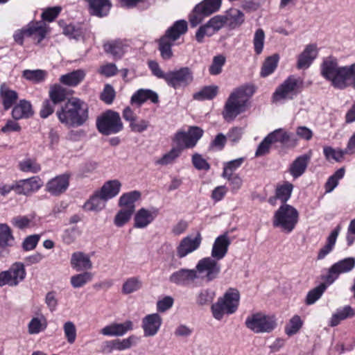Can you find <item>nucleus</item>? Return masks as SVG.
Wrapping results in <instances>:
<instances>
[{"mask_svg": "<svg viewBox=\"0 0 355 355\" xmlns=\"http://www.w3.org/2000/svg\"><path fill=\"white\" fill-rule=\"evenodd\" d=\"M321 74L338 89H345L352 85L355 89V63L339 67L336 59L327 58L321 66Z\"/></svg>", "mask_w": 355, "mask_h": 355, "instance_id": "1", "label": "nucleus"}, {"mask_svg": "<svg viewBox=\"0 0 355 355\" xmlns=\"http://www.w3.org/2000/svg\"><path fill=\"white\" fill-rule=\"evenodd\" d=\"M59 121L68 127L83 125L88 120V106L78 98L69 99L56 112Z\"/></svg>", "mask_w": 355, "mask_h": 355, "instance_id": "2", "label": "nucleus"}, {"mask_svg": "<svg viewBox=\"0 0 355 355\" xmlns=\"http://www.w3.org/2000/svg\"><path fill=\"white\" fill-rule=\"evenodd\" d=\"M187 31V23L184 20L177 21L162 37L159 42V50L164 60H169L173 57L171 46L173 42L178 40L181 35Z\"/></svg>", "mask_w": 355, "mask_h": 355, "instance_id": "3", "label": "nucleus"}, {"mask_svg": "<svg viewBox=\"0 0 355 355\" xmlns=\"http://www.w3.org/2000/svg\"><path fill=\"white\" fill-rule=\"evenodd\" d=\"M240 294L238 290L230 288L223 297L211 306L213 316L221 320L225 314L230 315L236 312L239 304Z\"/></svg>", "mask_w": 355, "mask_h": 355, "instance_id": "4", "label": "nucleus"}, {"mask_svg": "<svg viewBox=\"0 0 355 355\" xmlns=\"http://www.w3.org/2000/svg\"><path fill=\"white\" fill-rule=\"evenodd\" d=\"M247 101L246 88L240 87L235 89L225 104L223 118L228 121L234 120L239 114L245 111Z\"/></svg>", "mask_w": 355, "mask_h": 355, "instance_id": "5", "label": "nucleus"}, {"mask_svg": "<svg viewBox=\"0 0 355 355\" xmlns=\"http://www.w3.org/2000/svg\"><path fill=\"white\" fill-rule=\"evenodd\" d=\"M298 218L299 213L295 207L290 205H282L274 214L272 225L290 233L296 226Z\"/></svg>", "mask_w": 355, "mask_h": 355, "instance_id": "6", "label": "nucleus"}, {"mask_svg": "<svg viewBox=\"0 0 355 355\" xmlns=\"http://www.w3.org/2000/svg\"><path fill=\"white\" fill-rule=\"evenodd\" d=\"M195 269L197 279H200L205 282H211L217 279L221 271V266L218 260L208 257L200 259Z\"/></svg>", "mask_w": 355, "mask_h": 355, "instance_id": "7", "label": "nucleus"}, {"mask_svg": "<svg viewBox=\"0 0 355 355\" xmlns=\"http://www.w3.org/2000/svg\"><path fill=\"white\" fill-rule=\"evenodd\" d=\"M96 127L101 133L109 135L118 133L123 125L119 114L110 110L97 118Z\"/></svg>", "mask_w": 355, "mask_h": 355, "instance_id": "8", "label": "nucleus"}, {"mask_svg": "<svg viewBox=\"0 0 355 355\" xmlns=\"http://www.w3.org/2000/svg\"><path fill=\"white\" fill-rule=\"evenodd\" d=\"M245 324L249 329L256 334L270 332L276 326L273 317L266 315L262 313H257L248 316Z\"/></svg>", "mask_w": 355, "mask_h": 355, "instance_id": "9", "label": "nucleus"}, {"mask_svg": "<svg viewBox=\"0 0 355 355\" xmlns=\"http://www.w3.org/2000/svg\"><path fill=\"white\" fill-rule=\"evenodd\" d=\"M203 130L198 126H191L188 132L178 131L174 137L176 148L180 151L184 148H192L203 135Z\"/></svg>", "mask_w": 355, "mask_h": 355, "instance_id": "10", "label": "nucleus"}, {"mask_svg": "<svg viewBox=\"0 0 355 355\" xmlns=\"http://www.w3.org/2000/svg\"><path fill=\"white\" fill-rule=\"evenodd\" d=\"M193 80V75L191 69L188 67H183L179 69L168 71L166 83L169 87L176 89L188 86Z\"/></svg>", "mask_w": 355, "mask_h": 355, "instance_id": "11", "label": "nucleus"}, {"mask_svg": "<svg viewBox=\"0 0 355 355\" xmlns=\"http://www.w3.org/2000/svg\"><path fill=\"white\" fill-rule=\"evenodd\" d=\"M299 80L290 76L280 85L273 94V101L278 102L286 99H292L298 92L300 87Z\"/></svg>", "mask_w": 355, "mask_h": 355, "instance_id": "12", "label": "nucleus"}, {"mask_svg": "<svg viewBox=\"0 0 355 355\" xmlns=\"http://www.w3.org/2000/svg\"><path fill=\"white\" fill-rule=\"evenodd\" d=\"M355 267V258L348 257L334 263L328 270L323 279L328 285L332 284L340 274L347 273Z\"/></svg>", "mask_w": 355, "mask_h": 355, "instance_id": "13", "label": "nucleus"}, {"mask_svg": "<svg viewBox=\"0 0 355 355\" xmlns=\"http://www.w3.org/2000/svg\"><path fill=\"white\" fill-rule=\"evenodd\" d=\"M226 24L225 16L216 15L211 18L207 24L200 26L196 34V40L201 43L205 36L210 37L222 28Z\"/></svg>", "mask_w": 355, "mask_h": 355, "instance_id": "14", "label": "nucleus"}, {"mask_svg": "<svg viewBox=\"0 0 355 355\" xmlns=\"http://www.w3.org/2000/svg\"><path fill=\"white\" fill-rule=\"evenodd\" d=\"M202 242V236L200 232L193 237L187 236L182 239L177 248V255L179 258H183L187 254L194 252L200 247Z\"/></svg>", "mask_w": 355, "mask_h": 355, "instance_id": "15", "label": "nucleus"}, {"mask_svg": "<svg viewBox=\"0 0 355 355\" xmlns=\"http://www.w3.org/2000/svg\"><path fill=\"white\" fill-rule=\"evenodd\" d=\"M69 185V176L67 174L58 175L46 184V191L53 196H58L64 193Z\"/></svg>", "mask_w": 355, "mask_h": 355, "instance_id": "16", "label": "nucleus"}, {"mask_svg": "<svg viewBox=\"0 0 355 355\" xmlns=\"http://www.w3.org/2000/svg\"><path fill=\"white\" fill-rule=\"evenodd\" d=\"M162 324V319L158 313H151L142 319L141 327L145 337L155 336Z\"/></svg>", "mask_w": 355, "mask_h": 355, "instance_id": "17", "label": "nucleus"}, {"mask_svg": "<svg viewBox=\"0 0 355 355\" xmlns=\"http://www.w3.org/2000/svg\"><path fill=\"white\" fill-rule=\"evenodd\" d=\"M15 244V237L10 227L0 223V257H6L10 253V248Z\"/></svg>", "mask_w": 355, "mask_h": 355, "instance_id": "18", "label": "nucleus"}, {"mask_svg": "<svg viewBox=\"0 0 355 355\" xmlns=\"http://www.w3.org/2000/svg\"><path fill=\"white\" fill-rule=\"evenodd\" d=\"M230 244L231 240L227 232L218 236L212 245L211 257L218 261L223 259L227 254Z\"/></svg>", "mask_w": 355, "mask_h": 355, "instance_id": "19", "label": "nucleus"}, {"mask_svg": "<svg viewBox=\"0 0 355 355\" xmlns=\"http://www.w3.org/2000/svg\"><path fill=\"white\" fill-rule=\"evenodd\" d=\"M294 186L291 182L286 181L276 186L275 196L268 198V202L272 206L276 205L279 200L282 205H287L286 202L290 199Z\"/></svg>", "mask_w": 355, "mask_h": 355, "instance_id": "20", "label": "nucleus"}, {"mask_svg": "<svg viewBox=\"0 0 355 355\" xmlns=\"http://www.w3.org/2000/svg\"><path fill=\"white\" fill-rule=\"evenodd\" d=\"M28 37H31L37 43L41 42L49 32V26L42 21H33L28 23L26 26Z\"/></svg>", "mask_w": 355, "mask_h": 355, "instance_id": "21", "label": "nucleus"}, {"mask_svg": "<svg viewBox=\"0 0 355 355\" xmlns=\"http://www.w3.org/2000/svg\"><path fill=\"white\" fill-rule=\"evenodd\" d=\"M197 279L195 269L181 268L173 272L169 282L178 286H187Z\"/></svg>", "mask_w": 355, "mask_h": 355, "instance_id": "22", "label": "nucleus"}, {"mask_svg": "<svg viewBox=\"0 0 355 355\" xmlns=\"http://www.w3.org/2000/svg\"><path fill=\"white\" fill-rule=\"evenodd\" d=\"M268 135L272 143L279 142L286 148H294L297 144V139L293 133L286 132L282 128L276 129Z\"/></svg>", "mask_w": 355, "mask_h": 355, "instance_id": "23", "label": "nucleus"}, {"mask_svg": "<svg viewBox=\"0 0 355 355\" xmlns=\"http://www.w3.org/2000/svg\"><path fill=\"white\" fill-rule=\"evenodd\" d=\"M42 186V181L38 176L21 180L16 182V192L28 195L39 190Z\"/></svg>", "mask_w": 355, "mask_h": 355, "instance_id": "24", "label": "nucleus"}, {"mask_svg": "<svg viewBox=\"0 0 355 355\" xmlns=\"http://www.w3.org/2000/svg\"><path fill=\"white\" fill-rule=\"evenodd\" d=\"M311 159V153L304 154L297 157L290 165L288 172L294 179L302 176L308 166Z\"/></svg>", "mask_w": 355, "mask_h": 355, "instance_id": "25", "label": "nucleus"}, {"mask_svg": "<svg viewBox=\"0 0 355 355\" xmlns=\"http://www.w3.org/2000/svg\"><path fill=\"white\" fill-rule=\"evenodd\" d=\"M71 266L76 271H85L91 270L93 267L90 257L83 252H75L71 254Z\"/></svg>", "mask_w": 355, "mask_h": 355, "instance_id": "26", "label": "nucleus"}, {"mask_svg": "<svg viewBox=\"0 0 355 355\" xmlns=\"http://www.w3.org/2000/svg\"><path fill=\"white\" fill-rule=\"evenodd\" d=\"M133 329L132 322L126 320L123 323H113L105 326L101 330V334L108 336H122Z\"/></svg>", "mask_w": 355, "mask_h": 355, "instance_id": "27", "label": "nucleus"}, {"mask_svg": "<svg viewBox=\"0 0 355 355\" xmlns=\"http://www.w3.org/2000/svg\"><path fill=\"white\" fill-rule=\"evenodd\" d=\"M317 47L315 44L307 45L297 57V68L299 69L309 68L317 57Z\"/></svg>", "mask_w": 355, "mask_h": 355, "instance_id": "28", "label": "nucleus"}, {"mask_svg": "<svg viewBox=\"0 0 355 355\" xmlns=\"http://www.w3.org/2000/svg\"><path fill=\"white\" fill-rule=\"evenodd\" d=\"M157 210H148L144 208L140 209L135 216V227L144 228L151 223L157 216Z\"/></svg>", "mask_w": 355, "mask_h": 355, "instance_id": "29", "label": "nucleus"}, {"mask_svg": "<svg viewBox=\"0 0 355 355\" xmlns=\"http://www.w3.org/2000/svg\"><path fill=\"white\" fill-rule=\"evenodd\" d=\"M89 5L90 12L97 17L106 16L111 8L109 0H84Z\"/></svg>", "mask_w": 355, "mask_h": 355, "instance_id": "30", "label": "nucleus"}, {"mask_svg": "<svg viewBox=\"0 0 355 355\" xmlns=\"http://www.w3.org/2000/svg\"><path fill=\"white\" fill-rule=\"evenodd\" d=\"M86 76V72L83 69H77L66 74L62 75L59 80L60 83L69 86L76 87L83 81Z\"/></svg>", "mask_w": 355, "mask_h": 355, "instance_id": "31", "label": "nucleus"}, {"mask_svg": "<svg viewBox=\"0 0 355 355\" xmlns=\"http://www.w3.org/2000/svg\"><path fill=\"white\" fill-rule=\"evenodd\" d=\"M33 114L31 103L26 100H20L12 111V117L16 119H27Z\"/></svg>", "mask_w": 355, "mask_h": 355, "instance_id": "32", "label": "nucleus"}, {"mask_svg": "<svg viewBox=\"0 0 355 355\" xmlns=\"http://www.w3.org/2000/svg\"><path fill=\"white\" fill-rule=\"evenodd\" d=\"M147 100L156 103L158 102V95L156 92L147 89H138L131 97V103L141 105Z\"/></svg>", "mask_w": 355, "mask_h": 355, "instance_id": "33", "label": "nucleus"}, {"mask_svg": "<svg viewBox=\"0 0 355 355\" xmlns=\"http://www.w3.org/2000/svg\"><path fill=\"white\" fill-rule=\"evenodd\" d=\"M141 197V193L138 191H132L123 194L119 201V205L123 209H128L134 213L135 209V203Z\"/></svg>", "mask_w": 355, "mask_h": 355, "instance_id": "34", "label": "nucleus"}, {"mask_svg": "<svg viewBox=\"0 0 355 355\" xmlns=\"http://www.w3.org/2000/svg\"><path fill=\"white\" fill-rule=\"evenodd\" d=\"M6 271L10 277L9 279H10L12 286H17L20 282L24 280L26 274L24 265L20 262H15Z\"/></svg>", "mask_w": 355, "mask_h": 355, "instance_id": "35", "label": "nucleus"}, {"mask_svg": "<svg viewBox=\"0 0 355 355\" xmlns=\"http://www.w3.org/2000/svg\"><path fill=\"white\" fill-rule=\"evenodd\" d=\"M341 227L338 225L329 234L327 239L326 245L322 248L318 254V259H323L328 254H329L334 249L336 244L337 237L340 232Z\"/></svg>", "mask_w": 355, "mask_h": 355, "instance_id": "36", "label": "nucleus"}, {"mask_svg": "<svg viewBox=\"0 0 355 355\" xmlns=\"http://www.w3.org/2000/svg\"><path fill=\"white\" fill-rule=\"evenodd\" d=\"M0 96L6 110H9L18 98L17 93L9 89L5 84L0 87Z\"/></svg>", "mask_w": 355, "mask_h": 355, "instance_id": "37", "label": "nucleus"}, {"mask_svg": "<svg viewBox=\"0 0 355 355\" xmlns=\"http://www.w3.org/2000/svg\"><path fill=\"white\" fill-rule=\"evenodd\" d=\"M107 201L101 192L98 191L85 203L84 207L89 211H98L105 208Z\"/></svg>", "mask_w": 355, "mask_h": 355, "instance_id": "38", "label": "nucleus"}, {"mask_svg": "<svg viewBox=\"0 0 355 355\" xmlns=\"http://www.w3.org/2000/svg\"><path fill=\"white\" fill-rule=\"evenodd\" d=\"M47 324L44 315L33 317L28 324V333L31 335L39 334L46 330Z\"/></svg>", "mask_w": 355, "mask_h": 355, "instance_id": "39", "label": "nucleus"}, {"mask_svg": "<svg viewBox=\"0 0 355 355\" xmlns=\"http://www.w3.org/2000/svg\"><path fill=\"white\" fill-rule=\"evenodd\" d=\"M225 17L226 18V24L231 28L239 27L245 21L243 12L236 8L230 9Z\"/></svg>", "mask_w": 355, "mask_h": 355, "instance_id": "40", "label": "nucleus"}, {"mask_svg": "<svg viewBox=\"0 0 355 355\" xmlns=\"http://www.w3.org/2000/svg\"><path fill=\"white\" fill-rule=\"evenodd\" d=\"M121 187V182L117 180H110L101 187V194L108 200L118 195Z\"/></svg>", "mask_w": 355, "mask_h": 355, "instance_id": "41", "label": "nucleus"}, {"mask_svg": "<svg viewBox=\"0 0 355 355\" xmlns=\"http://www.w3.org/2000/svg\"><path fill=\"white\" fill-rule=\"evenodd\" d=\"M218 92V87L216 85H209L202 87L200 91L193 95V99L196 101H206L213 99Z\"/></svg>", "mask_w": 355, "mask_h": 355, "instance_id": "42", "label": "nucleus"}, {"mask_svg": "<svg viewBox=\"0 0 355 355\" xmlns=\"http://www.w3.org/2000/svg\"><path fill=\"white\" fill-rule=\"evenodd\" d=\"M221 0H204L196 6L197 11L208 16L216 12L220 7Z\"/></svg>", "mask_w": 355, "mask_h": 355, "instance_id": "43", "label": "nucleus"}, {"mask_svg": "<svg viewBox=\"0 0 355 355\" xmlns=\"http://www.w3.org/2000/svg\"><path fill=\"white\" fill-rule=\"evenodd\" d=\"M126 49V45L121 40H115L104 44L105 51L115 58H121Z\"/></svg>", "mask_w": 355, "mask_h": 355, "instance_id": "44", "label": "nucleus"}, {"mask_svg": "<svg viewBox=\"0 0 355 355\" xmlns=\"http://www.w3.org/2000/svg\"><path fill=\"white\" fill-rule=\"evenodd\" d=\"M47 73L42 69H25L22 72V77L33 83H39L44 81Z\"/></svg>", "mask_w": 355, "mask_h": 355, "instance_id": "45", "label": "nucleus"}, {"mask_svg": "<svg viewBox=\"0 0 355 355\" xmlns=\"http://www.w3.org/2000/svg\"><path fill=\"white\" fill-rule=\"evenodd\" d=\"M142 287V282L138 277L127 279L122 286V293L128 295L139 291Z\"/></svg>", "mask_w": 355, "mask_h": 355, "instance_id": "46", "label": "nucleus"}, {"mask_svg": "<svg viewBox=\"0 0 355 355\" xmlns=\"http://www.w3.org/2000/svg\"><path fill=\"white\" fill-rule=\"evenodd\" d=\"M19 168L25 173H37L42 169L41 165L35 159L26 158L19 163Z\"/></svg>", "mask_w": 355, "mask_h": 355, "instance_id": "47", "label": "nucleus"}, {"mask_svg": "<svg viewBox=\"0 0 355 355\" xmlns=\"http://www.w3.org/2000/svg\"><path fill=\"white\" fill-rule=\"evenodd\" d=\"M93 277V273L90 272H84L73 275L70 279V282L73 288H81L88 282H90L92 280Z\"/></svg>", "mask_w": 355, "mask_h": 355, "instance_id": "48", "label": "nucleus"}, {"mask_svg": "<svg viewBox=\"0 0 355 355\" xmlns=\"http://www.w3.org/2000/svg\"><path fill=\"white\" fill-rule=\"evenodd\" d=\"M329 285L324 281V283L320 284L317 287L311 290L306 295L305 302L307 305H311L314 304L318 300H319Z\"/></svg>", "mask_w": 355, "mask_h": 355, "instance_id": "49", "label": "nucleus"}, {"mask_svg": "<svg viewBox=\"0 0 355 355\" xmlns=\"http://www.w3.org/2000/svg\"><path fill=\"white\" fill-rule=\"evenodd\" d=\"M354 315V312L352 308L349 306H346L342 309L338 310L337 312L333 315L331 319L330 325L331 327H335L338 325L341 320Z\"/></svg>", "mask_w": 355, "mask_h": 355, "instance_id": "50", "label": "nucleus"}, {"mask_svg": "<svg viewBox=\"0 0 355 355\" xmlns=\"http://www.w3.org/2000/svg\"><path fill=\"white\" fill-rule=\"evenodd\" d=\"M66 90L60 85L55 84L51 87L49 90V100L55 104L60 103L65 99Z\"/></svg>", "mask_w": 355, "mask_h": 355, "instance_id": "51", "label": "nucleus"}, {"mask_svg": "<svg viewBox=\"0 0 355 355\" xmlns=\"http://www.w3.org/2000/svg\"><path fill=\"white\" fill-rule=\"evenodd\" d=\"M278 60L279 56L276 54L268 57L262 66L261 71V76L266 77L273 73L277 66Z\"/></svg>", "mask_w": 355, "mask_h": 355, "instance_id": "52", "label": "nucleus"}, {"mask_svg": "<svg viewBox=\"0 0 355 355\" xmlns=\"http://www.w3.org/2000/svg\"><path fill=\"white\" fill-rule=\"evenodd\" d=\"M62 10V8L60 6L49 7L43 9L41 14V21L44 23L53 21L58 17Z\"/></svg>", "mask_w": 355, "mask_h": 355, "instance_id": "53", "label": "nucleus"}, {"mask_svg": "<svg viewBox=\"0 0 355 355\" xmlns=\"http://www.w3.org/2000/svg\"><path fill=\"white\" fill-rule=\"evenodd\" d=\"M323 153L327 159L330 160L332 159L337 162H341L345 155H349V153L346 151V148L336 150L330 146L324 147Z\"/></svg>", "mask_w": 355, "mask_h": 355, "instance_id": "54", "label": "nucleus"}, {"mask_svg": "<svg viewBox=\"0 0 355 355\" xmlns=\"http://www.w3.org/2000/svg\"><path fill=\"white\" fill-rule=\"evenodd\" d=\"M302 324L303 321L301 318L295 315L290 319L289 322L286 325L285 332L288 336H293L299 331Z\"/></svg>", "mask_w": 355, "mask_h": 355, "instance_id": "55", "label": "nucleus"}, {"mask_svg": "<svg viewBox=\"0 0 355 355\" xmlns=\"http://www.w3.org/2000/svg\"><path fill=\"white\" fill-rule=\"evenodd\" d=\"M243 162L244 158L240 157L224 163L222 176L236 175V173H234V172L242 165Z\"/></svg>", "mask_w": 355, "mask_h": 355, "instance_id": "56", "label": "nucleus"}, {"mask_svg": "<svg viewBox=\"0 0 355 355\" xmlns=\"http://www.w3.org/2000/svg\"><path fill=\"white\" fill-rule=\"evenodd\" d=\"M226 58L223 55H218L213 58L212 63L209 68V72L211 75L216 76L222 72V68L224 66Z\"/></svg>", "mask_w": 355, "mask_h": 355, "instance_id": "57", "label": "nucleus"}, {"mask_svg": "<svg viewBox=\"0 0 355 355\" xmlns=\"http://www.w3.org/2000/svg\"><path fill=\"white\" fill-rule=\"evenodd\" d=\"M180 154V148L174 147L168 153L164 154L160 159L157 160L155 163L163 166L172 164Z\"/></svg>", "mask_w": 355, "mask_h": 355, "instance_id": "58", "label": "nucleus"}, {"mask_svg": "<svg viewBox=\"0 0 355 355\" xmlns=\"http://www.w3.org/2000/svg\"><path fill=\"white\" fill-rule=\"evenodd\" d=\"M265 40V33L263 29L258 28L254 35L253 45L257 54H260L263 49Z\"/></svg>", "mask_w": 355, "mask_h": 355, "instance_id": "59", "label": "nucleus"}, {"mask_svg": "<svg viewBox=\"0 0 355 355\" xmlns=\"http://www.w3.org/2000/svg\"><path fill=\"white\" fill-rule=\"evenodd\" d=\"M137 338L135 336H130L123 340H114L115 350L123 351L129 349L137 343Z\"/></svg>", "mask_w": 355, "mask_h": 355, "instance_id": "60", "label": "nucleus"}, {"mask_svg": "<svg viewBox=\"0 0 355 355\" xmlns=\"http://www.w3.org/2000/svg\"><path fill=\"white\" fill-rule=\"evenodd\" d=\"M133 212L122 208L114 217V223L117 227H122L130 219Z\"/></svg>", "mask_w": 355, "mask_h": 355, "instance_id": "61", "label": "nucleus"}, {"mask_svg": "<svg viewBox=\"0 0 355 355\" xmlns=\"http://www.w3.org/2000/svg\"><path fill=\"white\" fill-rule=\"evenodd\" d=\"M63 330L67 342L73 344L76 338V328L75 324L71 322H66L63 325Z\"/></svg>", "mask_w": 355, "mask_h": 355, "instance_id": "62", "label": "nucleus"}, {"mask_svg": "<svg viewBox=\"0 0 355 355\" xmlns=\"http://www.w3.org/2000/svg\"><path fill=\"white\" fill-rule=\"evenodd\" d=\"M148 65L151 71L152 74L159 79H164L165 81L167 78V72L165 73L160 67L157 62L155 60H149Z\"/></svg>", "mask_w": 355, "mask_h": 355, "instance_id": "63", "label": "nucleus"}, {"mask_svg": "<svg viewBox=\"0 0 355 355\" xmlns=\"http://www.w3.org/2000/svg\"><path fill=\"white\" fill-rule=\"evenodd\" d=\"M214 297V293L209 289L202 290L197 295L196 302L199 305L210 303Z\"/></svg>", "mask_w": 355, "mask_h": 355, "instance_id": "64", "label": "nucleus"}]
</instances>
